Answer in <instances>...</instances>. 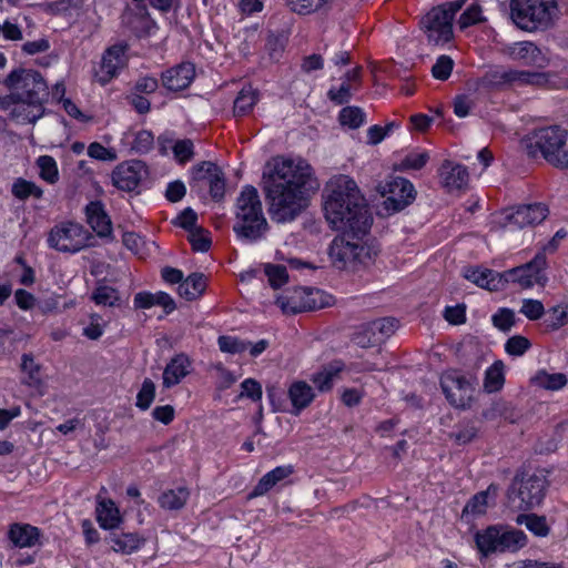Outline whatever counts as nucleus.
I'll return each mask as SVG.
<instances>
[{
	"mask_svg": "<svg viewBox=\"0 0 568 568\" xmlns=\"http://www.w3.org/2000/svg\"><path fill=\"white\" fill-rule=\"evenodd\" d=\"M264 179L267 211L275 223L294 221L307 206L308 193L320 187L312 166L302 159L275 163Z\"/></svg>",
	"mask_w": 568,
	"mask_h": 568,
	"instance_id": "1",
	"label": "nucleus"
},
{
	"mask_svg": "<svg viewBox=\"0 0 568 568\" xmlns=\"http://www.w3.org/2000/svg\"><path fill=\"white\" fill-rule=\"evenodd\" d=\"M324 212L333 229L364 237L373 223L366 200L354 180L337 175L325 187Z\"/></svg>",
	"mask_w": 568,
	"mask_h": 568,
	"instance_id": "2",
	"label": "nucleus"
},
{
	"mask_svg": "<svg viewBox=\"0 0 568 568\" xmlns=\"http://www.w3.org/2000/svg\"><path fill=\"white\" fill-rule=\"evenodd\" d=\"M268 230L257 190L252 185L244 186L235 204L234 233L240 240L253 243L264 239Z\"/></svg>",
	"mask_w": 568,
	"mask_h": 568,
	"instance_id": "3",
	"label": "nucleus"
},
{
	"mask_svg": "<svg viewBox=\"0 0 568 568\" xmlns=\"http://www.w3.org/2000/svg\"><path fill=\"white\" fill-rule=\"evenodd\" d=\"M567 132L557 125L535 130L521 140V146L529 158L539 153L542 158L559 169H568V151L566 145Z\"/></svg>",
	"mask_w": 568,
	"mask_h": 568,
	"instance_id": "4",
	"label": "nucleus"
},
{
	"mask_svg": "<svg viewBox=\"0 0 568 568\" xmlns=\"http://www.w3.org/2000/svg\"><path fill=\"white\" fill-rule=\"evenodd\" d=\"M466 0H455L432 8L419 21L420 29L432 45H443L453 39L455 14L464 7Z\"/></svg>",
	"mask_w": 568,
	"mask_h": 568,
	"instance_id": "5",
	"label": "nucleus"
},
{
	"mask_svg": "<svg viewBox=\"0 0 568 568\" xmlns=\"http://www.w3.org/2000/svg\"><path fill=\"white\" fill-rule=\"evenodd\" d=\"M547 489L544 475L517 471L507 489V499L511 507L528 510L541 504Z\"/></svg>",
	"mask_w": 568,
	"mask_h": 568,
	"instance_id": "6",
	"label": "nucleus"
},
{
	"mask_svg": "<svg viewBox=\"0 0 568 568\" xmlns=\"http://www.w3.org/2000/svg\"><path fill=\"white\" fill-rule=\"evenodd\" d=\"M557 8L556 0H510V17L525 31L549 26Z\"/></svg>",
	"mask_w": 568,
	"mask_h": 568,
	"instance_id": "7",
	"label": "nucleus"
},
{
	"mask_svg": "<svg viewBox=\"0 0 568 568\" xmlns=\"http://www.w3.org/2000/svg\"><path fill=\"white\" fill-rule=\"evenodd\" d=\"M8 91H14L21 101H48L49 88L42 74L34 69L17 68L3 80Z\"/></svg>",
	"mask_w": 568,
	"mask_h": 568,
	"instance_id": "8",
	"label": "nucleus"
},
{
	"mask_svg": "<svg viewBox=\"0 0 568 568\" xmlns=\"http://www.w3.org/2000/svg\"><path fill=\"white\" fill-rule=\"evenodd\" d=\"M527 538L521 530L491 526L476 535L478 550L488 556L493 552L516 551L526 545Z\"/></svg>",
	"mask_w": 568,
	"mask_h": 568,
	"instance_id": "9",
	"label": "nucleus"
},
{
	"mask_svg": "<svg viewBox=\"0 0 568 568\" xmlns=\"http://www.w3.org/2000/svg\"><path fill=\"white\" fill-rule=\"evenodd\" d=\"M89 232L80 224L63 222L55 225L49 233L48 244L63 253H77L88 246Z\"/></svg>",
	"mask_w": 568,
	"mask_h": 568,
	"instance_id": "10",
	"label": "nucleus"
},
{
	"mask_svg": "<svg viewBox=\"0 0 568 568\" xmlns=\"http://www.w3.org/2000/svg\"><path fill=\"white\" fill-rule=\"evenodd\" d=\"M376 189L383 197H386L384 206L392 213L404 210L415 200L416 195L414 185L400 176L390 178V180L379 183Z\"/></svg>",
	"mask_w": 568,
	"mask_h": 568,
	"instance_id": "11",
	"label": "nucleus"
},
{
	"mask_svg": "<svg viewBox=\"0 0 568 568\" xmlns=\"http://www.w3.org/2000/svg\"><path fill=\"white\" fill-rule=\"evenodd\" d=\"M547 260L544 252H538L535 257L520 266L504 272L506 284L518 283L523 288L531 287L535 284L545 285L547 276L544 274Z\"/></svg>",
	"mask_w": 568,
	"mask_h": 568,
	"instance_id": "12",
	"label": "nucleus"
},
{
	"mask_svg": "<svg viewBox=\"0 0 568 568\" xmlns=\"http://www.w3.org/2000/svg\"><path fill=\"white\" fill-rule=\"evenodd\" d=\"M440 386L448 402L455 406L465 408L469 406L473 396V386L469 381L457 373H448L442 376Z\"/></svg>",
	"mask_w": 568,
	"mask_h": 568,
	"instance_id": "13",
	"label": "nucleus"
},
{
	"mask_svg": "<svg viewBox=\"0 0 568 568\" xmlns=\"http://www.w3.org/2000/svg\"><path fill=\"white\" fill-rule=\"evenodd\" d=\"M146 165L139 160L119 164L112 172V182L119 190L134 191L146 176Z\"/></svg>",
	"mask_w": 568,
	"mask_h": 568,
	"instance_id": "14",
	"label": "nucleus"
},
{
	"mask_svg": "<svg viewBox=\"0 0 568 568\" xmlns=\"http://www.w3.org/2000/svg\"><path fill=\"white\" fill-rule=\"evenodd\" d=\"M128 47L125 44H115L105 50L99 69L95 70V78L101 84L110 82L126 65L125 55Z\"/></svg>",
	"mask_w": 568,
	"mask_h": 568,
	"instance_id": "15",
	"label": "nucleus"
},
{
	"mask_svg": "<svg viewBox=\"0 0 568 568\" xmlns=\"http://www.w3.org/2000/svg\"><path fill=\"white\" fill-rule=\"evenodd\" d=\"M195 78V65L191 62H182L174 65L161 75L162 84L170 91H182L190 87Z\"/></svg>",
	"mask_w": 568,
	"mask_h": 568,
	"instance_id": "16",
	"label": "nucleus"
},
{
	"mask_svg": "<svg viewBox=\"0 0 568 568\" xmlns=\"http://www.w3.org/2000/svg\"><path fill=\"white\" fill-rule=\"evenodd\" d=\"M351 239H356L352 233H344L339 236H336L329 247L328 255L332 263L337 268H346L347 266H352L354 262V247L355 242L351 241Z\"/></svg>",
	"mask_w": 568,
	"mask_h": 568,
	"instance_id": "17",
	"label": "nucleus"
},
{
	"mask_svg": "<svg viewBox=\"0 0 568 568\" xmlns=\"http://www.w3.org/2000/svg\"><path fill=\"white\" fill-rule=\"evenodd\" d=\"M548 214L545 204L532 203L518 206L510 215L507 216L510 223L523 229L541 223Z\"/></svg>",
	"mask_w": 568,
	"mask_h": 568,
	"instance_id": "18",
	"label": "nucleus"
},
{
	"mask_svg": "<svg viewBox=\"0 0 568 568\" xmlns=\"http://www.w3.org/2000/svg\"><path fill=\"white\" fill-rule=\"evenodd\" d=\"M464 276L477 286L491 292L503 290L506 286L504 273H498L489 268L468 267L465 270Z\"/></svg>",
	"mask_w": 568,
	"mask_h": 568,
	"instance_id": "19",
	"label": "nucleus"
},
{
	"mask_svg": "<svg viewBox=\"0 0 568 568\" xmlns=\"http://www.w3.org/2000/svg\"><path fill=\"white\" fill-rule=\"evenodd\" d=\"M45 102L38 101L32 104L30 101H20L11 109L9 116L17 123H36L44 114Z\"/></svg>",
	"mask_w": 568,
	"mask_h": 568,
	"instance_id": "20",
	"label": "nucleus"
},
{
	"mask_svg": "<svg viewBox=\"0 0 568 568\" xmlns=\"http://www.w3.org/2000/svg\"><path fill=\"white\" fill-rule=\"evenodd\" d=\"M191 362L185 354H178L165 366L163 372V386L170 388L179 384L189 375Z\"/></svg>",
	"mask_w": 568,
	"mask_h": 568,
	"instance_id": "21",
	"label": "nucleus"
},
{
	"mask_svg": "<svg viewBox=\"0 0 568 568\" xmlns=\"http://www.w3.org/2000/svg\"><path fill=\"white\" fill-rule=\"evenodd\" d=\"M85 213L89 224L100 237L111 234V221L101 202H90L85 207Z\"/></svg>",
	"mask_w": 568,
	"mask_h": 568,
	"instance_id": "22",
	"label": "nucleus"
},
{
	"mask_svg": "<svg viewBox=\"0 0 568 568\" xmlns=\"http://www.w3.org/2000/svg\"><path fill=\"white\" fill-rule=\"evenodd\" d=\"M440 174L444 179V185L449 191L462 190L467 185L469 174L465 166L460 164H453L445 161L440 168Z\"/></svg>",
	"mask_w": 568,
	"mask_h": 568,
	"instance_id": "23",
	"label": "nucleus"
},
{
	"mask_svg": "<svg viewBox=\"0 0 568 568\" xmlns=\"http://www.w3.org/2000/svg\"><path fill=\"white\" fill-rule=\"evenodd\" d=\"M294 473L292 465L278 466L271 471L266 473L254 487L250 497L262 496L271 490L276 484L286 479Z\"/></svg>",
	"mask_w": 568,
	"mask_h": 568,
	"instance_id": "24",
	"label": "nucleus"
},
{
	"mask_svg": "<svg viewBox=\"0 0 568 568\" xmlns=\"http://www.w3.org/2000/svg\"><path fill=\"white\" fill-rule=\"evenodd\" d=\"M8 537L14 546L32 547L39 541L40 530L29 524H12Z\"/></svg>",
	"mask_w": 568,
	"mask_h": 568,
	"instance_id": "25",
	"label": "nucleus"
},
{
	"mask_svg": "<svg viewBox=\"0 0 568 568\" xmlns=\"http://www.w3.org/2000/svg\"><path fill=\"white\" fill-rule=\"evenodd\" d=\"M298 295L295 293V288L287 293L280 295L276 298V304L285 314H297L306 311H312L321 305L317 304L316 298H306L305 302L297 300Z\"/></svg>",
	"mask_w": 568,
	"mask_h": 568,
	"instance_id": "26",
	"label": "nucleus"
},
{
	"mask_svg": "<svg viewBox=\"0 0 568 568\" xmlns=\"http://www.w3.org/2000/svg\"><path fill=\"white\" fill-rule=\"evenodd\" d=\"M288 397L293 405L292 414L298 415L313 402L315 394L306 382L297 381L290 386Z\"/></svg>",
	"mask_w": 568,
	"mask_h": 568,
	"instance_id": "27",
	"label": "nucleus"
},
{
	"mask_svg": "<svg viewBox=\"0 0 568 568\" xmlns=\"http://www.w3.org/2000/svg\"><path fill=\"white\" fill-rule=\"evenodd\" d=\"M145 541L144 538L138 534L111 531L108 537V542L111 548L116 552L131 554L139 549L140 546Z\"/></svg>",
	"mask_w": 568,
	"mask_h": 568,
	"instance_id": "28",
	"label": "nucleus"
},
{
	"mask_svg": "<svg viewBox=\"0 0 568 568\" xmlns=\"http://www.w3.org/2000/svg\"><path fill=\"white\" fill-rule=\"evenodd\" d=\"M95 513L99 525L104 529H114L121 523L120 511L111 499L100 500Z\"/></svg>",
	"mask_w": 568,
	"mask_h": 568,
	"instance_id": "29",
	"label": "nucleus"
},
{
	"mask_svg": "<svg viewBox=\"0 0 568 568\" xmlns=\"http://www.w3.org/2000/svg\"><path fill=\"white\" fill-rule=\"evenodd\" d=\"M206 288V278L202 273H192L178 288L179 295L186 301L199 298Z\"/></svg>",
	"mask_w": 568,
	"mask_h": 568,
	"instance_id": "30",
	"label": "nucleus"
},
{
	"mask_svg": "<svg viewBox=\"0 0 568 568\" xmlns=\"http://www.w3.org/2000/svg\"><path fill=\"white\" fill-rule=\"evenodd\" d=\"M498 494V486L495 484H490L486 490L477 493L473 496L468 503L465 505L463 509V516L471 515H483L486 513V508L488 506V498H496Z\"/></svg>",
	"mask_w": 568,
	"mask_h": 568,
	"instance_id": "31",
	"label": "nucleus"
},
{
	"mask_svg": "<svg viewBox=\"0 0 568 568\" xmlns=\"http://www.w3.org/2000/svg\"><path fill=\"white\" fill-rule=\"evenodd\" d=\"M475 84L476 90L480 88L487 90L500 89L506 84H510V69H491L478 79Z\"/></svg>",
	"mask_w": 568,
	"mask_h": 568,
	"instance_id": "32",
	"label": "nucleus"
},
{
	"mask_svg": "<svg viewBox=\"0 0 568 568\" xmlns=\"http://www.w3.org/2000/svg\"><path fill=\"white\" fill-rule=\"evenodd\" d=\"M20 368L22 373L27 375V377L22 381V384L33 388H40L43 385L40 375L42 366L34 361L33 354H22Z\"/></svg>",
	"mask_w": 568,
	"mask_h": 568,
	"instance_id": "33",
	"label": "nucleus"
},
{
	"mask_svg": "<svg viewBox=\"0 0 568 568\" xmlns=\"http://www.w3.org/2000/svg\"><path fill=\"white\" fill-rule=\"evenodd\" d=\"M531 382L544 389L558 390L566 386L567 377L562 373L549 374L546 371H539Z\"/></svg>",
	"mask_w": 568,
	"mask_h": 568,
	"instance_id": "34",
	"label": "nucleus"
},
{
	"mask_svg": "<svg viewBox=\"0 0 568 568\" xmlns=\"http://www.w3.org/2000/svg\"><path fill=\"white\" fill-rule=\"evenodd\" d=\"M12 195L20 200L26 201L30 196L34 199H41L43 191L34 182L28 181L23 178H18L11 186Z\"/></svg>",
	"mask_w": 568,
	"mask_h": 568,
	"instance_id": "35",
	"label": "nucleus"
},
{
	"mask_svg": "<svg viewBox=\"0 0 568 568\" xmlns=\"http://www.w3.org/2000/svg\"><path fill=\"white\" fill-rule=\"evenodd\" d=\"M189 495V490L183 487L178 488L176 490L171 489L159 497V504L164 509L178 510L186 504Z\"/></svg>",
	"mask_w": 568,
	"mask_h": 568,
	"instance_id": "36",
	"label": "nucleus"
},
{
	"mask_svg": "<svg viewBox=\"0 0 568 568\" xmlns=\"http://www.w3.org/2000/svg\"><path fill=\"white\" fill-rule=\"evenodd\" d=\"M548 82V75L544 72H531L510 69V84L541 87Z\"/></svg>",
	"mask_w": 568,
	"mask_h": 568,
	"instance_id": "37",
	"label": "nucleus"
},
{
	"mask_svg": "<svg viewBox=\"0 0 568 568\" xmlns=\"http://www.w3.org/2000/svg\"><path fill=\"white\" fill-rule=\"evenodd\" d=\"M257 101V93L252 89V87L243 88L235 101L233 106V112L235 116H243L247 114Z\"/></svg>",
	"mask_w": 568,
	"mask_h": 568,
	"instance_id": "38",
	"label": "nucleus"
},
{
	"mask_svg": "<svg viewBox=\"0 0 568 568\" xmlns=\"http://www.w3.org/2000/svg\"><path fill=\"white\" fill-rule=\"evenodd\" d=\"M481 416L487 420H494L498 417H503L506 420L514 423L518 415L507 402L497 400L494 402L488 408L484 409Z\"/></svg>",
	"mask_w": 568,
	"mask_h": 568,
	"instance_id": "39",
	"label": "nucleus"
},
{
	"mask_svg": "<svg viewBox=\"0 0 568 568\" xmlns=\"http://www.w3.org/2000/svg\"><path fill=\"white\" fill-rule=\"evenodd\" d=\"M505 383L504 363L496 361L485 374L484 388L488 393L499 390Z\"/></svg>",
	"mask_w": 568,
	"mask_h": 568,
	"instance_id": "40",
	"label": "nucleus"
},
{
	"mask_svg": "<svg viewBox=\"0 0 568 568\" xmlns=\"http://www.w3.org/2000/svg\"><path fill=\"white\" fill-rule=\"evenodd\" d=\"M517 523L525 525L527 529H529L536 536L546 537L549 534V527L544 516H538L536 514H524L517 517Z\"/></svg>",
	"mask_w": 568,
	"mask_h": 568,
	"instance_id": "41",
	"label": "nucleus"
},
{
	"mask_svg": "<svg viewBox=\"0 0 568 568\" xmlns=\"http://www.w3.org/2000/svg\"><path fill=\"white\" fill-rule=\"evenodd\" d=\"M91 298L103 306H114L120 301L119 292L108 285H99L92 293Z\"/></svg>",
	"mask_w": 568,
	"mask_h": 568,
	"instance_id": "42",
	"label": "nucleus"
},
{
	"mask_svg": "<svg viewBox=\"0 0 568 568\" xmlns=\"http://www.w3.org/2000/svg\"><path fill=\"white\" fill-rule=\"evenodd\" d=\"M365 121V113L358 106H345L339 112V122L351 129L359 128Z\"/></svg>",
	"mask_w": 568,
	"mask_h": 568,
	"instance_id": "43",
	"label": "nucleus"
},
{
	"mask_svg": "<svg viewBox=\"0 0 568 568\" xmlns=\"http://www.w3.org/2000/svg\"><path fill=\"white\" fill-rule=\"evenodd\" d=\"M540 53L539 49L529 41L515 43L514 47L509 48V54L515 60H528L532 62L535 58Z\"/></svg>",
	"mask_w": 568,
	"mask_h": 568,
	"instance_id": "44",
	"label": "nucleus"
},
{
	"mask_svg": "<svg viewBox=\"0 0 568 568\" xmlns=\"http://www.w3.org/2000/svg\"><path fill=\"white\" fill-rule=\"evenodd\" d=\"M341 372V367L331 365L313 376V383L318 390L327 392L333 387V381Z\"/></svg>",
	"mask_w": 568,
	"mask_h": 568,
	"instance_id": "45",
	"label": "nucleus"
},
{
	"mask_svg": "<svg viewBox=\"0 0 568 568\" xmlns=\"http://www.w3.org/2000/svg\"><path fill=\"white\" fill-rule=\"evenodd\" d=\"M155 397V384L150 379L145 378L142 383V387L136 395V407L142 410L150 408Z\"/></svg>",
	"mask_w": 568,
	"mask_h": 568,
	"instance_id": "46",
	"label": "nucleus"
},
{
	"mask_svg": "<svg viewBox=\"0 0 568 568\" xmlns=\"http://www.w3.org/2000/svg\"><path fill=\"white\" fill-rule=\"evenodd\" d=\"M264 271L270 285L275 290L283 286L288 280L287 270L284 265L266 264Z\"/></svg>",
	"mask_w": 568,
	"mask_h": 568,
	"instance_id": "47",
	"label": "nucleus"
},
{
	"mask_svg": "<svg viewBox=\"0 0 568 568\" xmlns=\"http://www.w3.org/2000/svg\"><path fill=\"white\" fill-rule=\"evenodd\" d=\"M40 169V176L49 183L58 180V168L54 159L49 155H42L37 161Z\"/></svg>",
	"mask_w": 568,
	"mask_h": 568,
	"instance_id": "48",
	"label": "nucleus"
},
{
	"mask_svg": "<svg viewBox=\"0 0 568 568\" xmlns=\"http://www.w3.org/2000/svg\"><path fill=\"white\" fill-rule=\"evenodd\" d=\"M478 435V427L474 423L460 425L458 430L449 434V438L454 439L457 445H466L473 442Z\"/></svg>",
	"mask_w": 568,
	"mask_h": 568,
	"instance_id": "49",
	"label": "nucleus"
},
{
	"mask_svg": "<svg viewBox=\"0 0 568 568\" xmlns=\"http://www.w3.org/2000/svg\"><path fill=\"white\" fill-rule=\"evenodd\" d=\"M454 60L446 54L440 55L432 68V75L436 80H447L453 71Z\"/></svg>",
	"mask_w": 568,
	"mask_h": 568,
	"instance_id": "50",
	"label": "nucleus"
},
{
	"mask_svg": "<svg viewBox=\"0 0 568 568\" xmlns=\"http://www.w3.org/2000/svg\"><path fill=\"white\" fill-rule=\"evenodd\" d=\"M376 255L377 252L373 247L359 242H355L354 262L352 263V266L355 267L357 264L366 266L374 262Z\"/></svg>",
	"mask_w": 568,
	"mask_h": 568,
	"instance_id": "51",
	"label": "nucleus"
},
{
	"mask_svg": "<svg viewBox=\"0 0 568 568\" xmlns=\"http://www.w3.org/2000/svg\"><path fill=\"white\" fill-rule=\"evenodd\" d=\"M357 85L347 83L346 81H343L341 87L338 89L331 88L327 92L328 99L337 104L342 105L347 103L352 98V90H356Z\"/></svg>",
	"mask_w": 568,
	"mask_h": 568,
	"instance_id": "52",
	"label": "nucleus"
},
{
	"mask_svg": "<svg viewBox=\"0 0 568 568\" xmlns=\"http://www.w3.org/2000/svg\"><path fill=\"white\" fill-rule=\"evenodd\" d=\"M187 239L195 252H207L211 247V239L202 227H197L189 232Z\"/></svg>",
	"mask_w": 568,
	"mask_h": 568,
	"instance_id": "53",
	"label": "nucleus"
},
{
	"mask_svg": "<svg viewBox=\"0 0 568 568\" xmlns=\"http://www.w3.org/2000/svg\"><path fill=\"white\" fill-rule=\"evenodd\" d=\"M530 342L528 338L521 335H515L505 344V351L513 356H521L524 355L530 347Z\"/></svg>",
	"mask_w": 568,
	"mask_h": 568,
	"instance_id": "54",
	"label": "nucleus"
},
{
	"mask_svg": "<svg viewBox=\"0 0 568 568\" xmlns=\"http://www.w3.org/2000/svg\"><path fill=\"white\" fill-rule=\"evenodd\" d=\"M397 321L395 318H382L367 324L366 333L376 335L379 333L382 336H389L396 328Z\"/></svg>",
	"mask_w": 568,
	"mask_h": 568,
	"instance_id": "55",
	"label": "nucleus"
},
{
	"mask_svg": "<svg viewBox=\"0 0 568 568\" xmlns=\"http://www.w3.org/2000/svg\"><path fill=\"white\" fill-rule=\"evenodd\" d=\"M287 41V36L281 31L277 33L270 32L266 41V49L268 50L272 59H277L280 53L284 50Z\"/></svg>",
	"mask_w": 568,
	"mask_h": 568,
	"instance_id": "56",
	"label": "nucleus"
},
{
	"mask_svg": "<svg viewBox=\"0 0 568 568\" xmlns=\"http://www.w3.org/2000/svg\"><path fill=\"white\" fill-rule=\"evenodd\" d=\"M219 347L224 353L239 354L247 349L248 344L232 336H220Z\"/></svg>",
	"mask_w": 568,
	"mask_h": 568,
	"instance_id": "57",
	"label": "nucleus"
},
{
	"mask_svg": "<svg viewBox=\"0 0 568 568\" xmlns=\"http://www.w3.org/2000/svg\"><path fill=\"white\" fill-rule=\"evenodd\" d=\"M153 144L154 136L152 132L148 130H141L135 134L132 144V150L140 154L148 153L150 150L153 149Z\"/></svg>",
	"mask_w": 568,
	"mask_h": 568,
	"instance_id": "58",
	"label": "nucleus"
},
{
	"mask_svg": "<svg viewBox=\"0 0 568 568\" xmlns=\"http://www.w3.org/2000/svg\"><path fill=\"white\" fill-rule=\"evenodd\" d=\"M173 153L175 159L181 164L186 163L194 155L193 142L189 139L176 141L175 144L173 145Z\"/></svg>",
	"mask_w": 568,
	"mask_h": 568,
	"instance_id": "59",
	"label": "nucleus"
},
{
	"mask_svg": "<svg viewBox=\"0 0 568 568\" xmlns=\"http://www.w3.org/2000/svg\"><path fill=\"white\" fill-rule=\"evenodd\" d=\"M210 194L213 200L220 201L224 196L225 192V180L222 170L219 168L217 172L213 173L209 178Z\"/></svg>",
	"mask_w": 568,
	"mask_h": 568,
	"instance_id": "60",
	"label": "nucleus"
},
{
	"mask_svg": "<svg viewBox=\"0 0 568 568\" xmlns=\"http://www.w3.org/2000/svg\"><path fill=\"white\" fill-rule=\"evenodd\" d=\"M483 20L481 8L478 4H471L462 13L458 23L460 29H466L469 26L481 22Z\"/></svg>",
	"mask_w": 568,
	"mask_h": 568,
	"instance_id": "61",
	"label": "nucleus"
},
{
	"mask_svg": "<svg viewBox=\"0 0 568 568\" xmlns=\"http://www.w3.org/2000/svg\"><path fill=\"white\" fill-rule=\"evenodd\" d=\"M493 324L500 331L507 332L515 324V313L509 308H501L493 316Z\"/></svg>",
	"mask_w": 568,
	"mask_h": 568,
	"instance_id": "62",
	"label": "nucleus"
},
{
	"mask_svg": "<svg viewBox=\"0 0 568 568\" xmlns=\"http://www.w3.org/2000/svg\"><path fill=\"white\" fill-rule=\"evenodd\" d=\"M520 312L531 321L539 320L544 313L545 308L540 301L537 300H525Z\"/></svg>",
	"mask_w": 568,
	"mask_h": 568,
	"instance_id": "63",
	"label": "nucleus"
},
{
	"mask_svg": "<svg viewBox=\"0 0 568 568\" xmlns=\"http://www.w3.org/2000/svg\"><path fill=\"white\" fill-rule=\"evenodd\" d=\"M454 113L458 118H465L469 114L470 110L475 106V101L467 94H459L455 97Z\"/></svg>",
	"mask_w": 568,
	"mask_h": 568,
	"instance_id": "64",
	"label": "nucleus"
}]
</instances>
